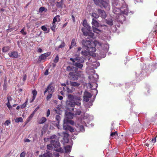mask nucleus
Masks as SVG:
<instances>
[{
    "mask_svg": "<svg viewBox=\"0 0 157 157\" xmlns=\"http://www.w3.org/2000/svg\"><path fill=\"white\" fill-rule=\"evenodd\" d=\"M47 121L46 118L44 117H42L40 119L37 120V123L39 124H42L45 123Z\"/></svg>",
    "mask_w": 157,
    "mask_h": 157,
    "instance_id": "dca6fc26",
    "label": "nucleus"
},
{
    "mask_svg": "<svg viewBox=\"0 0 157 157\" xmlns=\"http://www.w3.org/2000/svg\"><path fill=\"white\" fill-rule=\"evenodd\" d=\"M56 151L58 152H63V149L61 147H59V148L56 149Z\"/></svg>",
    "mask_w": 157,
    "mask_h": 157,
    "instance_id": "8fccbe9b",
    "label": "nucleus"
},
{
    "mask_svg": "<svg viewBox=\"0 0 157 157\" xmlns=\"http://www.w3.org/2000/svg\"><path fill=\"white\" fill-rule=\"evenodd\" d=\"M47 10V9H45L44 7H40L39 10V13H42L44 11L46 12Z\"/></svg>",
    "mask_w": 157,
    "mask_h": 157,
    "instance_id": "72a5a7b5",
    "label": "nucleus"
},
{
    "mask_svg": "<svg viewBox=\"0 0 157 157\" xmlns=\"http://www.w3.org/2000/svg\"><path fill=\"white\" fill-rule=\"evenodd\" d=\"M117 136L118 134L117 131L111 132L110 135V138L117 139Z\"/></svg>",
    "mask_w": 157,
    "mask_h": 157,
    "instance_id": "f3484780",
    "label": "nucleus"
},
{
    "mask_svg": "<svg viewBox=\"0 0 157 157\" xmlns=\"http://www.w3.org/2000/svg\"><path fill=\"white\" fill-rule=\"evenodd\" d=\"M82 44L84 47L87 50L81 52L82 54V55H86L89 53H93L95 52L96 50L95 48V45L93 42L89 40H84L82 41Z\"/></svg>",
    "mask_w": 157,
    "mask_h": 157,
    "instance_id": "f257e3e1",
    "label": "nucleus"
},
{
    "mask_svg": "<svg viewBox=\"0 0 157 157\" xmlns=\"http://www.w3.org/2000/svg\"><path fill=\"white\" fill-rule=\"evenodd\" d=\"M63 1L62 0L60 2H56V6L58 8H62L63 5Z\"/></svg>",
    "mask_w": 157,
    "mask_h": 157,
    "instance_id": "bb28decb",
    "label": "nucleus"
},
{
    "mask_svg": "<svg viewBox=\"0 0 157 157\" xmlns=\"http://www.w3.org/2000/svg\"><path fill=\"white\" fill-rule=\"evenodd\" d=\"M68 98L69 99H72L73 98V96L71 94H69L68 95Z\"/></svg>",
    "mask_w": 157,
    "mask_h": 157,
    "instance_id": "e2e57ef3",
    "label": "nucleus"
},
{
    "mask_svg": "<svg viewBox=\"0 0 157 157\" xmlns=\"http://www.w3.org/2000/svg\"><path fill=\"white\" fill-rule=\"evenodd\" d=\"M12 100V98L11 97L9 96L7 98L8 101L10 102V101Z\"/></svg>",
    "mask_w": 157,
    "mask_h": 157,
    "instance_id": "69168bd1",
    "label": "nucleus"
},
{
    "mask_svg": "<svg viewBox=\"0 0 157 157\" xmlns=\"http://www.w3.org/2000/svg\"><path fill=\"white\" fill-rule=\"evenodd\" d=\"M89 28H83L82 29V31L84 35L86 36H90L91 37L93 38L94 36V33H90V29Z\"/></svg>",
    "mask_w": 157,
    "mask_h": 157,
    "instance_id": "39448f33",
    "label": "nucleus"
},
{
    "mask_svg": "<svg viewBox=\"0 0 157 157\" xmlns=\"http://www.w3.org/2000/svg\"><path fill=\"white\" fill-rule=\"evenodd\" d=\"M82 25H83L84 26V28H89L88 29H90V27L89 26V25L87 23L86 20L84 19L83 20Z\"/></svg>",
    "mask_w": 157,
    "mask_h": 157,
    "instance_id": "412c9836",
    "label": "nucleus"
},
{
    "mask_svg": "<svg viewBox=\"0 0 157 157\" xmlns=\"http://www.w3.org/2000/svg\"><path fill=\"white\" fill-rule=\"evenodd\" d=\"M26 155V153L24 151H23L21 153L20 155V157H25Z\"/></svg>",
    "mask_w": 157,
    "mask_h": 157,
    "instance_id": "603ef678",
    "label": "nucleus"
},
{
    "mask_svg": "<svg viewBox=\"0 0 157 157\" xmlns=\"http://www.w3.org/2000/svg\"><path fill=\"white\" fill-rule=\"evenodd\" d=\"M106 22L107 24L110 26H112L113 25V22L112 19L106 20Z\"/></svg>",
    "mask_w": 157,
    "mask_h": 157,
    "instance_id": "cd10ccee",
    "label": "nucleus"
},
{
    "mask_svg": "<svg viewBox=\"0 0 157 157\" xmlns=\"http://www.w3.org/2000/svg\"><path fill=\"white\" fill-rule=\"evenodd\" d=\"M6 105L8 108L9 109H12V106L10 105V102L8 101L6 103Z\"/></svg>",
    "mask_w": 157,
    "mask_h": 157,
    "instance_id": "c03bdc74",
    "label": "nucleus"
},
{
    "mask_svg": "<svg viewBox=\"0 0 157 157\" xmlns=\"http://www.w3.org/2000/svg\"><path fill=\"white\" fill-rule=\"evenodd\" d=\"M81 113L82 112L81 110L79 109H78L76 110L75 114V115H79L81 114Z\"/></svg>",
    "mask_w": 157,
    "mask_h": 157,
    "instance_id": "e433bc0d",
    "label": "nucleus"
},
{
    "mask_svg": "<svg viewBox=\"0 0 157 157\" xmlns=\"http://www.w3.org/2000/svg\"><path fill=\"white\" fill-rule=\"evenodd\" d=\"M69 78L72 80H77L78 79V75L75 72H71L69 74Z\"/></svg>",
    "mask_w": 157,
    "mask_h": 157,
    "instance_id": "423d86ee",
    "label": "nucleus"
},
{
    "mask_svg": "<svg viewBox=\"0 0 157 157\" xmlns=\"http://www.w3.org/2000/svg\"><path fill=\"white\" fill-rule=\"evenodd\" d=\"M98 11L102 18L104 19L106 18V14L104 11L99 9H98Z\"/></svg>",
    "mask_w": 157,
    "mask_h": 157,
    "instance_id": "9b49d317",
    "label": "nucleus"
},
{
    "mask_svg": "<svg viewBox=\"0 0 157 157\" xmlns=\"http://www.w3.org/2000/svg\"><path fill=\"white\" fill-rule=\"evenodd\" d=\"M81 102L79 101H76V102H75V105H77L79 106L81 105Z\"/></svg>",
    "mask_w": 157,
    "mask_h": 157,
    "instance_id": "680f3d73",
    "label": "nucleus"
},
{
    "mask_svg": "<svg viewBox=\"0 0 157 157\" xmlns=\"http://www.w3.org/2000/svg\"><path fill=\"white\" fill-rule=\"evenodd\" d=\"M94 2V3L97 5V4H98V0H93Z\"/></svg>",
    "mask_w": 157,
    "mask_h": 157,
    "instance_id": "774afa93",
    "label": "nucleus"
},
{
    "mask_svg": "<svg viewBox=\"0 0 157 157\" xmlns=\"http://www.w3.org/2000/svg\"><path fill=\"white\" fill-rule=\"evenodd\" d=\"M28 102V99H27L26 100L25 102L21 106V108L22 109L25 108L26 106V105H27Z\"/></svg>",
    "mask_w": 157,
    "mask_h": 157,
    "instance_id": "473e14b6",
    "label": "nucleus"
},
{
    "mask_svg": "<svg viewBox=\"0 0 157 157\" xmlns=\"http://www.w3.org/2000/svg\"><path fill=\"white\" fill-rule=\"evenodd\" d=\"M33 116L31 114L30 115L29 117L27 118L26 121V124L28 123L29 121L31 120L32 118L33 117Z\"/></svg>",
    "mask_w": 157,
    "mask_h": 157,
    "instance_id": "c9c22d12",
    "label": "nucleus"
},
{
    "mask_svg": "<svg viewBox=\"0 0 157 157\" xmlns=\"http://www.w3.org/2000/svg\"><path fill=\"white\" fill-rule=\"evenodd\" d=\"M63 90L65 91H66L68 93H71L75 90V89L72 87H71V88H69L68 87H67L66 90L64 87H63Z\"/></svg>",
    "mask_w": 157,
    "mask_h": 157,
    "instance_id": "ddd939ff",
    "label": "nucleus"
},
{
    "mask_svg": "<svg viewBox=\"0 0 157 157\" xmlns=\"http://www.w3.org/2000/svg\"><path fill=\"white\" fill-rule=\"evenodd\" d=\"M10 47L8 46L4 47L2 48V51L3 52H6L10 50Z\"/></svg>",
    "mask_w": 157,
    "mask_h": 157,
    "instance_id": "5701e85b",
    "label": "nucleus"
},
{
    "mask_svg": "<svg viewBox=\"0 0 157 157\" xmlns=\"http://www.w3.org/2000/svg\"><path fill=\"white\" fill-rule=\"evenodd\" d=\"M65 153L70 152L71 151V147L69 145L66 146L65 147Z\"/></svg>",
    "mask_w": 157,
    "mask_h": 157,
    "instance_id": "4be33fe9",
    "label": "nucleus"
},
{
    "mask_svg": "<svg viewBox=\"0 0 157 157\" xmlns=\"http://www.w3.org/2000/svg\"><path fill=\"white\" fill-rule=\"evenodd\" d=\"M11 122L10 120H7L6 121L5 123H4V125L5 126H8L9 124H10Z\"/></svg>",
    "mask_w": 157,
    "mask_h": 157,
    "instance_id": "de8ad7c7",
    "label": "nucleus"
},
{
    "mask_svg": "<svg viewBox=\"0 0 157 157\" xmlns=\"http://www.w3.org/2000/svg\"><path fill=\"white\" fill-rule=\"evenodd\" d=\"M92 97L91 94L89 92L87 91H85L83 97V100L86 102H88L90 98Z\"/></svg>",
    "mask_w": 157,
    "mask_h": 157,
    "instance_id": "6e6552de",
    "label": "nucleus"
},
{
    "mask_svg": "<svg viewBox=\"0 0 157 157\" xmlns=\"http://www.w3.org/2000/svg\"><path fill=\"white\" fill-rule=\"evenodd\" d=\"M65 43H64V42H63L61 43L60 45L59 46L58 48H63L65 47Z\"/></svg>",
    "mask_w": 157,
    "mask_h": 157,
    "instance_id": "a18cd8bd",
    "label": "nucleus"
},
{
    "mask_svg": "<svg viewBox=\"0 0 157 157\" xmlns=\"http://www.w3.org/2000/svg\"><path fill=\"white\" fill-rule=\"evenodd\" d=\"M52 25L51 26V29L53 31H55V28L56 27V26L55 25V24H52Z\"/></svg>",
    "mask_w": 157,
    "mask_h": 157,
    "instance_id": "3c124183",
    "label": "nucleus"
},
{
    "mask_svg": "<svg viewBox=\"0 0 157 157\" xmlns=\"http://www.w3.org/2000/svg\"><path fill=\"white\" fill-rule=\"evenodd\" d=\"M98 4L97 5L99 6L101 8L103 7L107 10H109L110 6L108 0H98Z\"/></svg>",
    "mask_w": 157,
    "mask_h": 157,
    "instance_id": "f03ea898",
    "label": "nucleus"
},
{
    "mask_svg": "<svg viewBox=\"0 0 157 157\" xmlns=\"http://www.w3.org/2000/svg\"><path fill=\"white\" fill-rule=\"evenodd\" d=\"M51 54V53L48 52L42 54L39 57V60L41 61L42 60L45 59L46 57L49 56Z\"/></svg>",
    "mask_w": 157,
    "mask_h": 157,
    "instance_id": "9d476101",
    "label": "nucleus"
},
{
    "mask_svg": "<svg viewBox=\"0 0 157 157\" xmlns=\"http://www.w3.org/2000/svg\"><path fill=\"white\" fill-rule=\"evenodd\" d=\"M71 120H69L68 119H64L63 121V126L64 125H68V124L69 123L70 121Z\"/></svg>",
    "mask_w": 157,
    "mask_h": 157,
    "instance_id": "7c9ffc66",
    "label": "nucleus"
},
{
    "mask_svg": "<svg viewBox=\"0 0 157 157\" xmlns=\"http://www.w3.org/2000/svg\"><path fill=\"white\" fill-rule=\"evenodd\" d=\"M56 119L57 121L58 124H59L60 120V117L58 115H56Z\"/></svg>",
    "mask_w": 157,
    "mask_h": 157,
    "instance_id": "a19ab883",
    "label": "nucleus"
},
{
    "mask_svg": "<svg viewBox=\"0 0 157 157\" xmlns=\"http://www.w3.org/2000/svg\"><path fill=\"white\" fill-rule=\"evenodd\" d=\"M59 17L60 16L59 15L56 16L53 19L52 24H55L56 22H59L60 21Z\"/></svg>",
    "mask_w": 157,
    "mask_h": 157,
    "instance_id": "a211bd4d",
    "label": "nucleus"
},
{
    "mask_svg": "<svg viewBox=\"0 0 157 157\" xmlns=\"http://www.w3.org/2000/svg\"><path fill=\"white\" fill-rule=\"evenodd\" d=\"M70 85L72 86L78 87L79 86L80 84L77 82L70 81Z\"/></svg>",
    "mask_w": 157,
    "mask_h": 157,
    "instance_id": "6ab92c4d",
    "label": "nucleus"
},
{
    "mask_svg": "<svg viewBox=\"0 0 157 157\" xmlns=\"http://www.w3.org/2000/svg\"><path fill=\"white\" fill-rule=\"evenodd\" d=\"M119 19L121 20V18L122 17L123 18V20H125V17H124L123 15L121 14H120L118 16Z\"/></svg>",
    "mask_w": 157,
    "mask_h": 157,
    "instance_id": "09e8293b",
    "label": "nucleus"
},
{
    "mask_svg": "<svg viewBox=\"0 0 157 157\" xmlns=\"http://www.w3.org/2000/svg\"><path fill=\"white\" fill-rule=\"evenodd\" d=\"M52 154L49 152H47L46 153H44L43 155V156L44 157H51L52 156Z\"/></svg>",
    "mask_w": 157,
    "mask_h": 157,
    "instance_id": "a878e982",
    "label": "nucleus"
},
{
    "mask_svg": "<svg viewBox=\"0 0 157 157\" xmlns=\"http://www.w3.org/2000/svg\"><path fill=\"white\" fill-rule=\"evenodd\" d=\"M63 129L65 130H69L71 132H74V129L71 126L68 125H64L63 126Z\"/></svg>",
    "mask_w": 157,
    "mask_h": 157,
    "instance_id": "f8f14e48",
    "label": "nucleus"
},
{
    "mask_svg": "<svg viewBox=\"0 0 157 157\" xmlns=\"http://www.w3.org/2000/svg\"><path fill=\"white\" fill-rule=\"evenodd\" d=\"M74 114L70 112H69L66 114L67 118L68 119H71L74 116Z\"/></svg>",
    "mask_w": 157,
    "mask_h": 157,
    "instance_id": "b1692460",
    "label": "nucleus"
},
{
    "mask_svg": "<svg viewBox=\"0 0 157 157\" xmlns=\"http://www.w3.org/2000/svg\"><path fill=\"white\" fill-rule=\"evenodd\" d=\"M52 83H50L47 87L46 88L45 91H44V95L48 91L49 93L53 94L54 91V88L52 86Z\"/></svg>",
    "mask_w": 157,
    "mask_h": 157,
    "instance_id": "0eeeda50",
    "label": "nucleus"
},
{
    "mask_svg": "<svg viewBox=\"0 0 157 157\" xmlns=\"http://www.w3.org/2000/svg\"><path fill=\"white\" fill-rule=\"evenodd\" d=\"M92 25L93 26L97 27H99L100 25V24L98 22V21L94 18H93L92 19Z\"/></svg>",
    "mask_w": 157,
    "mask_h": 157,
    "instance_id": "4468645a",
    "label": "nucleus"
},
{
    "mask_svg": "<svg viewBox=\"0 0 157 157\" xmlns=\"http://www.w3.org/2000/svg\"><path fill=\"white\" fill-rule=\"evenodd\" d=\"M50 113V111L49 109H48L47 110V112L46 113V117H48L49 116Z\"/></svg>",
    "mask_w": 157,
    "mask_h": 157,
    "instance_id": "4d7b16f0",
    "label": "nucleus"
},
{
    "mask_svg": "<svg viewBox=\"0 0 157 157\" xmlns=\"http://www.w3.org/2000/svg\"><path fill=\"white\" fill-rule=\"evenodd\" d=\"M75 60H76L78 62L82 63L84 62V60L83 59H80L79 57H77L75 59Z\"/></svg>",
    "mask_w": 157,
    "mask_h": 157,
    "instance_id": "58836bf2",
    "label": "nucleus"
},
{
    "mask_svg": "<svg viewBox=\"0 0 157 157\" xmlns=\"http://www.w3.org/2000/svg\"><path fill=\"white\" fill-rule=\"evenodd\" d=\"M93 31L94 32L98 34L99 33L101 32V30L99 29L96 27H93Z\"/></svg>",
    "mask_w": 157,
    "mask_h": 157,
    "instance_id": "c756f323",
    "label": "nucleus"
},
{
    "mask_svg": "<svg viewBox=\"0 0 157 157\" xmlns=\"http://www.w3.org/2000/svg\"><path fill=\"white\" fill-rule=\"evenodd\" d=\"M59 60V56L58 55H57L56 56V57H55V59H54V60L53 61L55 63H56L58 62Z\"/></svg>",
    "mask_w": 157,
    "mask_h": 157,
    "instance_id": "79ce46f5",
    "label": "nucleus"
},
{
    "mask_svg": "<svg viewBox=\"0 0 157 157\" xmlns=\"http://www.w3.org/2000/svg\"><path fill=\"white\" fill-rule=\"evenodd\" d=\"M80 131H84V128L83 125H80L79 127Z\"/></svg>",
    "mask_w": 157,
    "mask_h": 157,
    "instance_id": "864d4df0",
    "label": "nucleus"
},
{
    "mask_svg": "<svg viewBox=\"0 0 157 157\" xmlns=\"http://www.w3.org/2000/svg\"><path fill=\"white\" fill-rule=\"evenodd\" d=\"M52 94V93H49L46 97V99L47 101L49 100L51 98Z\"/></svg>",
    "mask_w": 157,
    "mask_h": 157,
    "instance_id": "ea45409f",
    "label": "nucleus"
},
{
    "mask_svg": "<svg viewBox=\"0 0 157 157\" xmlns=\"http://www.w3.org/2000/svg\"><path fill=\"white\" fill-rule=\"evenodd\" d=\"M72 64L75 67L80 69H81L83 67L82 64L78 62L74 63Z\"/></svg>",
    "mask_w": 157,
    "mask_h": 157,
    "instance_id": "aec40b11",
    "label": "nucleus"
},
{
    "mask_svg": "<svg viewBox=\"0 0 157 157\" xmlns=\"http://www.w3.org/2000/svg\"><path fill=\"white\" fill-rule=\"evenodd\" d=\"M68 104L70 105V106L72 107H73L74 106H75V102H70Z\"/></svg>",
    "mask_w": 157,
    "mask_h": 157,
    "instance_id": "49530a36",
    "label": "nucleus"
},
{
    "mask_svg": "<svg viewBox=\"0 0 157 157\" xmlns=\"http://www.w3.org/2000/svg\"><path fill=\"white\" fill-rule=\"evenodd\" d=\"M41 29L44 31L45 32L47 30V28L45 26H42L41 27Z\"/></svg>",
    "mask_w": 157,
    "mask_h": 157,
    "instance_id": "5fc2aeb1",
    "label": "nucleus"
},
{
    "mask_svg": "<svg viewBox=\"0 0 157 157\" xmlns=\"http://www.w3.org/2000/svg\"><path fill=\"white\" fill-rule=\"evenodd\" d=\"M48 74V69L46 70L44 72V75H47Z\"/></svg>",
    "mask_w": 157,
    "mask_h": 157,
    "instance_id": "052dcab7",
    "label": "nucleus"
},
{
    "mask_svg": "<svg viewBox=\"0 0 157 157\" xmlns=\"http://www.w3.org/2000/svg\"><path fill=\"white\" fill-rule=\"evenodd\" d=\"M15 120V122L17 123H18L19 122H22L23 121V119L21 117H19L18 118H17Z\"/></svg>",
    "mask_w": 157,
    "mask_h": 157,
    "instance_id": "f704fd0d",
    "label": "nucleus"
},
{
    "mask_svg": "<svg viewBox=\"0 0 157 157\" xmlns=\"http://www.w3.org/2000/svg\"><path fill=\"white\" fill-rule=\"evenodd\" d=\"M51 144L47 145V148L48 149H50V147H53L56 148H58L60 146L59 141L58 139H56L55 140H51L50 141Z\"/></svg>",
    "mask_w": 157,
    "mask_h": 157,
    "instance_id": "7ed1b4c3",
    "label": "nucleus"
},
{
    "mask_svg": "<svg viewBox=\"0 0 157 157\" xmlns=\"http://www.w3.org/2000/svg\"><path fill=\"white\" fill-rule=\"evenodd\" d=\"M76 44V42H75V39H72L71 43V45L70 46V49H71L72 47H73L74 46H75Z\"/></svg>",
    "mask_w": 157,
    "mask_h": 157,
    "instance_id": "393cba45",
    "label": "nucleus"
},
{
    "mask_svg": "<svg viewBox=\"0 0 157 157\" xmlns=\"http://www.w3.org/2000/svg\"><path fill=\"white\" fill-rule=\"evenodd\" d=\"M50 139L52 140H55L57 139V137L56 135H53L50 137Z\"/></svg>",
    "mask_w": 157,
    "mask_h": 157,
    "instance_id": "37998d69",
    "label": "nucleus"
},
{
    "mask_svg": "<svg viewBox=\"0 0 157 157\" xmlns=\"http://www.w3.org/2000/svg\"><path fill=\"white\" fill-rule=\"evenodd\" d=\"M119 0H114L112 3V6L113 8V12L117 14L116 12L117 10L116 9L120 11V9L121 6V5L120 3H119Z\"/></svg>",
    "mask_w": 157,
    "mask_h": 157,
    "instance_id": "20e7f679",
    "label": "nucleus"
},
{
    "mask_svg": "<svg viewBox=\"0 0 157 157\" xmlns=\"http://www.w3.org/2000/svg\"><path fill=\"white\" fill-rule=\"evenodd\" d=\"M63 134L64 135V137H66V138H68L69 136V134L66 132H64Z\"/></svg>",
    "mask_w": 157,
    "mask_h": 157,
    "instance_id": "bf43d9fd",
    "label": "nucleus"
},
{
    "mask_svg": "<svg viewBox=\"0 0 157 157\" xmlns=\"http://www.w3.org/2000/svg\"><path fill=\"white\" fill-rule=\"evenodd\" d=\"M58 98L60 100H62L63 99V97L62 96L58 95Z\"/></svg>",
    "mask_w": 157,
    "mask_h": 157,
    "instance_id": "0e129e2a",
    "label": "nucleus"
},
{
    "mask_svg": "<svg viewBox=\"0 0 157 157\" xmlns=\"http://www.w3.org/2000/svg\"><path fill=\"white\" fill-rule=\"evenodd\" d=\"M32 93L33 95V96L32 97V99L30 101V103L33 102L35 99L37 95V92L36 90H34L32 91Z\"/></svg>",
    "mask_w": 157,
    "mask_h": 157,
    "instance_id": "2eb2a0df",
    "label": "nucleus"
},
{
    "mask_svg": "<svg viewBox=\"0 0 157 157\" xmlns=\"http://www.w3.org/2000/svg\"><path fill=\"white\" fill-rule=\"evenodd\" d=\"M66 70L68 71H74V67L68 66L67 67Z\"/></svg>",
    "mask_w": 157,
    "mask_h": 157,
    "instance_id": "c85d7f7f",
    "label": "nucleus"
},
{
    "mask_svg": "<svg viewBox=\"0 0 157 157\" xmlns=\"http://www.w3.org/2000/svg\"><path fill=\"white\" fill-rule=\"evenodd\" d=\"M25 28L24 27L23 29L21 30L20 33L23 35H25L27 34V33L25 31Z\"/></svg>",
    "mask_w": 157,
    "mask_h": 157,
    "instance_id": "4c0bfd02",
    "label": "nucleus"
},
{
    "mask_svg": "<svg viewBox=\"0 0 157 157\" xmlns=\"http://www.w3.org/2000/svg\"><path fill=\"white\" fill-rule=\"evenodd\" d=\"M91 16L93 17H94L93 18H94V19L95 18L97 19L99 17V15L97 13H92Z\"/></svg>",
    "mask_w": 157,
    "mask_h": 157,
    "instance_id": "2f4dec72",
    "label": "nucleus"
},
{
    "mask_svg": "<svg viewBox=\"0 0 157 157\" xmlns=\"http://www.w3.org/2000/svg\"><path fill=\"white\" fill-rule=\"evenodd\" d=\"M54 155L55 157H59V154L58 152H55L54 153Z\"/></svg>",
    "mask_w": 157,
    "mask_h": 157,
    "instance_id": "13d9d810",
    "label": "nucleus"
},
{
    "mask_svg": "<svg viewBox=\"0 0 157 157\" xmlns=\"http://www.w3.org/2000/svg\"><path fill=\"white\" fill-rule=\"evenodd\" d=\"M8 55L10 58H17L18 57V54L16 51H12L8 53Z\"/></svg>",
    "mask_w": 157,
    "mask_h": 157,
    "instance_id": "1a4fd4ad",
    "label": "nucleus"
},
{
    "mask_svg": "<svg viewBox=\"0 0 157 157\" xmlns=\"http://www.w3.org/2000/svg\"><path fill=\"white\" fill-rule=\"evenodd\" d=\"M156 141V137H155L152 139V140L151 141V142L154 144L155 143Z\"/></svg>",
    "mask_w": 157,
    "mask_h": 157,
    "instance_id": "6e6d98bb",
    "label": "nucleus"
},
{
    "mask_svg": "<svg viewBox=\"0 0 157 157\" xmlns=\"http://www.w3.org/2000/svg\"><path fill=\"white\" fill-rule=\"evenodd\" d=\"M26 75H25L24 76V77L23 78V81H25L26 79Z\"/></svg>",
    "mask_w": 157,
    "mask_h": 157,
    "instance_id": "338daca9",
    "label": "nucleus"
}]
</instances>
